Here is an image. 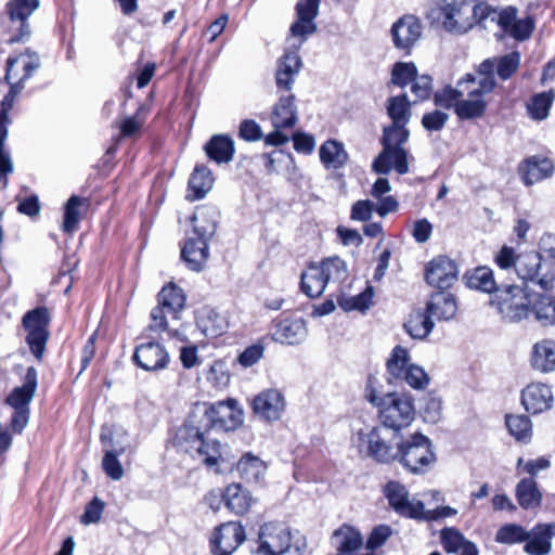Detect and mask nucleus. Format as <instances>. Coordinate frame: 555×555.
Masks as SVG:
<instances>
[{
	"label": "nucleus",
	"instance_id": "nucleus-1",
	"mask_svg": "<svg viewBox=\"0 0 555 555\" xmlns=\"http://www.w3.org/2000/svg\"><path fill=\"white\" fill-rule=\"evenodd\" d=\"M494 66V61L485 60L475 73L463 76L454 87L446 86L435 92V104L443 108H453L461 120L481 118L487 111V96L496 85Z\"/></svg>",
	"mask_w": 555,
	"mask_h": 555
},
{
	"label": "nucleus",
	"instance_id": "nucleus-2",
	"mask_svg": "<svg viewBox=\"0 0 555 555\" xmlns=\"http://www.w3.org/2000/svg\"><path fill=\"white\" fill-rule=\"evenodd\" d=\"M468 12H472V15L464 17L462 9L453 10L447 17L446 28L450 31L464 33L474 23L481 24L487 28V22L490 21L495 22L504 33H508L517 18V10L513 7L498 11L479 0H476V3L472 5V10H468Z\"/></svg>",
	"mask_w": 555,
	"mask_h": 555
},
{
	"label": "nucleus",
	"instance_id": "nucleus-3",
	"mask_svg": "<svg viewBox=\"0 0 555 555\" xmlns=\"http://www.w3.org/2000/svg\"><path fill=\"white\" fill-rule=\"evenodd\" d=\"M352 442L361 453L376 462L397 461L400 444L398 433L386 426H365L356 433Z\"/></svg>",
	"mask_w": 555,
	"mask_h": 555
},
{
	"label": "nucleus",
	"instance_id": "nucleus-4",
	"mask_svg": "<svg viewBox=\"0 0 555 555\" xmlns=\"http://www.w3.org/2000/svg\"><path fill=\"white\" fill-rule=\"evenodd\" d=\"M397 462L411 474H425L436 462L431 440L421 433H414L401 440Z\"/></svg>",
	"mask_w": 555,
	"mask_h": 555
},
{
	"label": "nucleus",
	"instance_id": "nucleus-5",
	"mask_svg": "<svg viewBox=\"0 0 555 555\" xmlns=\"http://www.w3.org/2000/svg\"><path fill=\"white\" fill-rule=\"evenodd\" d=\"M531 300L525 288L516 284H501L491 296L490 305L494 307L506 322H519L530 314Z\"/></svg>",
	"mask_w": 555,
	"mask_h": 555
},
{
	"label": "nucleus",
	"instance_id": "nucleus-6",
	"mask_svg": "<svg viewBox=\"0 0 555 555\" xmlns=\"http://www.w3.org/2000/svg\"><path fill=\"white\" fill-rule=\"evenodd\" d=\"M279 100L271 113L272 132L264 137L267 145L281 146L289 141V137L283 132L285 129H293L298 121V109L293 93H278Z\"/></svg>",
	"mask_w": 555,
	"mask_h": 555
},
{
	"label": "nucleus",
	"instance_id": "nucleus-7",
	"mask_svg": "<svg viewBox=\"0 0 555 555\" xmlns=\"http://www.w3.org/2000/svg\"><path fill=\"white\" fill-rule=\"evenodd\" d=\"M383 426L393 431L409 427L414 421L415 408L411 397L405 393L389 392L378 410Z\"/></svg>",
	"mask_w": 555,
	"mask_h": 555
},
{
	"label": "nucleus",
	"instance_id": "nucleus-8",
	"mask_svg": "<svg viewBox=\"0 0 555 555\" xmlns=\"http://www.w3.org/2000/svg\"><path fill=\"white\" fill-rule=\"evenodd\" d=\"M40 67V57L36 52L26 50L14 59L8 60L5 79L11 86V92L7 95L1 105L4 113L11 105L10 95L17 94L24 88V81L30 78L35 70Z\"/></svg>",
	"mask_w": 555,
	"mask_h": 555
},
{
	"label": "nucleus",
	"instance_id": "nucleus-9",
	"mask_svg": "<svg viewBox=\"0 0 555 555\" xmlns=\"http://www.w3.org/2000/svg\"><path fill=\"white\" fill-rule=\"evenodd\" d=\"M50 312L46 307H38L23 317V327L26 331V343L31 353L42 360L49 338Z\"/></svg>",
	"mask_w": 555,
	"mask_h": 555
},
{
	"label": "nucleus",
	"instance_id": "nucleus-10",
	"mask_svg": "<svg viewBox=\"0 0 555 555\" xmlns=\"http://www.w3.org/2000/svg\"><path fill=\"white\" fill-rule=\"evenodd\" d=\"M291 546L292 532L287 525L270 521L260 527L257 555H284Z\"/></svg>",
	"mask_w": 555,
	"mask_h": 555
},
{
	"label": "nucleus",
	"instance_id": "nucleus-11",
	"mask_svg": "<svg viewBox=\"0 0 555 555\" xmlns=\"http://www.w3.org/2000/svg\"><path fill=\"white\" fill-rule=\"evenodd\" d=\"M515 272L522 281L534 283L543 289H550L555 279L551 269L543 266L541 254L537 251L518 255Z\"/></svg>",
	"mask_w": 555,
	"mask_h": 555
},
{
	"label": "nucleus",
	"instance_id": "nucleus-12",
	"mask_svg": "<svg viewBox=\"0 0 555 555\" xmlns=\"http://www.w3.org/2000/svg\"><path fill=\"white\" fill-rule=\"evenodd\" d=\"M208 424L217 430H235L243 424L244 413L235 399L218 401L205 412Z\"/></svg>",
	"mask_w": 555,
	"mask_h": 555
},
{
	"label": "nucleus",
	"instance_id": "nucleus-13",
	"mask_svg": "<svg viewBox=\"0 0 555 555\" xmlns=\"http://www.w3.org/2000/svg\"><path fill=\"white\" fill-rule=\"evenodd\" d=\"M384 494L390 507L401 516L420 519L425 515V507L422 501L410 498L406 488L397 482L389 481L384 489Z\"/></svg>",
	"mask_w": 555,
	"mask_h": 555
},
{
	"label": "nucleus",
	"instance_id": "nucleus-14",
	"mask_svg": "<svg viewBox=\"0 0 555 555\" xmlns=\"http://www.w3.org/2000/svg\"><path fill=\"white\" fill-rule=\"evenodd\" d=\"M245 541V529L240 522L229 521L215 529L210 539L215 555H231Z\"/></svg>",
	"mask_w": 555,
	"mask_h": 555
},
{
	"label": "nucleus",
	"instance_id": "nucleus-15",
	"mask_svg": "<svg viewBox=\"0 0 555 555\" xmlns=\"http://www.w3.org/2000/svg\"><path fill=\"white\" fill-rule=\"evenodd\" d=\"M285 405L284 396L275 388L262 390L251 401L254 414L267 423L279 421L285 411Z\"/></svg>",
	"mask_w": 555,
	"mask_h": 555
},
{
	"label": "nucleus",
	"instance_id": "nucleus-16",
	"mask_svg": "<svg viewBox=\"0 0 555 555\" xmlns=\"http://www.w3.org/2000/svg\"><path fill=\"white\" fill-rule=\"evenodd\" d=\"M395 47L410 53L423 35L421 21L412 14L400 17L390 29Z\"/></svg>",
	"mask_w": 555,
	"mask_h": 555
},
{
	"label": "nucleus",
	"instance_id": "nucleus-17",
	"mask_svg": "<svg viewBox=\"0 0 555 555\" xmlns=\"http://www.w3.org/2000/svg\"><path fill=\"white\" fill-rule=\"evenodd\" d=\"M457 266L447 256L434 258L426 267V282L439 289H446L457 280Z\"/></svg>",
	"mask_w": 555,
	"mask_h": 555
},
{
	"label": "nucleus",
	"instance_id": "nucleus-18",
	"mask_svg": "<svg viewBox=\"0 0 555 555\" xmlns=\"http://www.w3.org/2000/svg\"><path fill=\"white\" fill-rule=\"evenodd\" d=\"M301 66V59L296 51L285 52L276 61L274 80L278 93H292Z\"/></svg>",
	"mask_w": 555,
	"mask_h": 555
},
{
	"label": "nucleus",
	"instance_id": "nucleus-19",
	"mask_svg": "<svg viewBox=\"0 0 555 555\" xmlns=\"http://www.w3.org/2000/svg\"><path fill=\"white\" fill-rule=\"evenodd\" d=\"M521 403L532 414L550 410L554 403L552 387L541 382L530 383L521 391Z\"/></svg>",
	"mask_w": 555,
	"mask_h": 555
},
{
	"label": "nucleus",
	"instance_id": "nucleus-20",
	"mask_svg": "<svg viewBox=\"0 0 555 555\" xmlns=\"http://www.w3.org/2000/svg\"><path fill=\"white\" fill-rule=\"evenodd\" d=\"M133 361L144 371L164 370L169 362V354L158 343L141 344L135 348Z\"/></svg>",
	"mask_w": 555,
	"mask_h": 555
},
{
	"label": "nucleus",
	"instance_id": "nucleus-21",
	"mask_svg": "<svg viewBox=\"0 0 555 555\" xmlns=\"http://www.w3.org/2000/svg\"><path fill=\"white\" fill-rule=\"evenodd\" d=\"M530 367L542 374L555 372V339L542 338L535 341L529 352Z\"/></svg>",
	"mask_w": 555,
	"mask_h": 555
},
{
	"label": "nucleus",
	"instance_id": "nucleus-22",
	"mask_svg": "<svg viewBox=\"0 0 555 555\" xmlns=\"http://www.w3.org/2000/svg\"><path fill=\"white\" fill-rule=\"evenodd\" d=\"M372 169L378 175H388L396 170L399 175L409 172V162L406 150L383 149L375 157Z\"/></svg>",
	"mask_w": 555,
	"mask_h": 555
},
{
	"label": "nucleus",
	"instance_id": "nucleus-23",
	"mask_svg": "<svg viewBox=\"0 0 555 555\" xmlns=\"http://www.w3.org/2000/svg\"><path fill=\"white\" fill-rule=\"evenodd\" d=\"M100 438L104 449L102 468L111 479L119 480L124 476V468L118 460V456L126 452V447H115L113 443L112 434L109 431L106 433L104 429Z\"/></svg>",
	"mask_w": 555,
	"mask_h": 555
},
{
	"label": "nucleus",
	"instance_id": "nucleus-24",
	"mask_svg": "<svg viewBox=\"0 0 555 555\" xmlns=\"http://www.w3.org/2000/svg\"><path fill=\"white\" fill-rule=\"evenodd\" d=\"M38 374L35 367H28L22 386L15 387L7 397V403L14 410H29L37 390Z\"/></svg>",
	"mask_w": 555,
	"mask_h": 555
},
{
	"label": "nucleus",
	"instance_id": "nucleus-25",
	"mask_svg": "<svg viewBox=\"0 0 555 555\" xmlns=\"http://www.w3.org/2000/svg\"><path fill=\"white\" fill-rule=\"evenodd\" d=\"M39 7V0H12L8 4L9 15L12 22H18V35L12 37L11 41L18 42L30 36L29 25L26 20Z\"/></svg>",
	"mask_w": 555,
	"mask_h": 555
},
{
	"label": "nucleus",
	"instance_id": "nucleus-26",
	"mask_svg": "<svg viewBox=\"0 0 555 555\" xmlns=\"http://www.w3.org/2000/svg\"><path fill=\"white\" fill-rule=\"evenodd\" d=\"M208 242L197 236H190L186 240L181 257L190 270L199 272L205 268L209 257Z\"/></svg>",
	"mask_w": 555,
	"mask_h": 555
},
{
	"label": "nucleus",
	"instance_id": "nucleus-27",
	"mask_svg": "<svg viewBox=\"0 0 555 555\" xmlns=\"http://www.w3.org/2000/svg\"><path fill=\"white\" fill-rule=\"evenodd\" d=\"M308 331L302 319H283L275 325L273 339L281 344L297 345L305 340Z\"/></svg>",
	"mask_w": 555,
	"mask_h": 555
},
{
	"label": "nucleus",
	"instance_id": "nucleus-28",
	"mask_svg": "<svg viewBox=\"0 0 555 555\" xmlns=\"http://www.w3.org/2000/svg\"><path fill=\"white\" fill-rule=\"evenodd\" d=\"M554 537L555 522L539 524L530 532V538L526 541L524 550L529 555H547Z\"/></svg>",
	"mask_w": 555,
	"mask_h": 555
},
{
	"label": "nucleus",
	"instance_id": "nucleus-29",
	"mask_svg": "<svg viewBox=\"0 0 555 555\" xmlns=\"http://www.w3.org/2000/svg\"><path fill=\"white\" fill-rule=\"evenodd\" d=\"M332 543L338 552L337 555H356L363 546V537L357 528L343 525L333 532Z\"/></svg>",
	"mask_w": 555,
	"mask_h": 555
},
{
	"label": "nucleus",
	"instance_id": "nucleus-30",
	"mask_svg": "<svg viewBox=\"0 0 555 555\" xmlns=\"http://www.w3.org/2000/svg\"><path fill=\"white\" fill-rule=\"evenodd\" d=\"M427 312L438 321H449L456 314L457 305L451 293L437 292L426 305Z\"/></svg>",
	"mask_w": 555,
	"mask_h": 555
},
{
	"label": "nucleus",
	"instance_id": "nucleus-31",
	"mask_svg": "<svg viewBox=\"0 0 555 555\" xmlns=\"http://www.w3.org/2000/svg\"><path fill=\"white\" fill-rule=\"evenodd\" d=\"M225 506L237 515L245 514L251 506L254 499L249 490L240 483L229 485L223 492Z\"/></svg>",
	"mask_w": 555,
	"mask_h": 555
},
{
	"label": "nucleus",
	"instance_id": "nucleus-32",
	"mask_svg": "<svg viewBox=\"0 0 555 555\" xmlns=\"http://www.w3.org/2000/svg\"><path fill=\"white\" fill-rule=\"evenodd\" d=\"M218 212L212 207H199L192 217L193 234L210 241L217 228Z\"/></svg>",
	"mask_w": 555,
	"mask_h": 555
},
{
	"label": "nucleus",
	"instance_id": "nucleus-33",
	"mask_svg": "<svg viewBox=\"0 0 555 555\" xmlns=\"http://www.w3.org/2000/svg\"><path fill=\"white\" fill-rule=\"evenodd\" d=\"M234 151V142L227 134H215L205 145L207 156L218 164L230 163Z\"/></svg>",
	"mask_w": 555,
	"mask_h": 555
},
{
	"label": "nucleus",
	"instance_id": "nucleus-34",
	"mask_svg": "<svg viewBox=\"0 0 555 555\" xmlns=\"http://www.w3.org/2000/svg\"><path fill=\"white\" fill-rule=\"evenodd\" d=\"M522 179L525 184L532 185L553 175L554 166L548 158H540L532 156L528 158L521 167Z\"/></svg>",
	"mask_w": 555,
	"mask_h": 555
},
{
	"label": "nucleus",
	"instance_id": "nucleus-35",
	"mask_svg": "<svg viewBox=\"0 0 555 555\" xmlns=\"http://www.w3.org/2000/svg\"><path fill=\"white\" fill-rule=\"evenodd\" d=\"M433 315L425 311L417 309L410 313L409 319L404 323L406 333L414 339H424L433 331L435 323Z\"/></svg>",
	"mask_w": 555,
	"mask_h": 555
},
{
	"label": "nucleus",
	"instance_id": "nucleus-36",
	"mask_svg": "<svg viewBox=\"0 0 555 555\" xmlns=\"http://www.w3.org/2000/svg\"><path fill=\"white\" fill-rule=\"evenodd\" d=\"M515 496L519 506L524 509H533L540 506L542 493L533 478H522L516 485Z\"/></svg>",
	"mask_w": 555,
	"mask_h": 555
},
{
	"label": "nucleus",
	"instance_id": "nucleus-37",
	"mask_svg": "<svg viewBox=\"0 0 555 555\" xmlns=\"http://www.w3.org/2000/svg\"><path fill=\"white\" fill-rule=\"evenodd\" d=\"M326 281L319 264H310L301 273L300 288L310 298H318L326 288Z\"/></svg>",
	"mask_w": 555,
	"mask_h": 555
},
{
	"label": "nucleus",
	"instance_id": "nucleus-38",
	"mask_svg": "<svg viewBox=\"0 0 555 555\" xmlns=\"http://www.w3.org/2000/svg\"><path fill=\"white\" fill-rule=\"evenodd\" d=\"M214 178L206 166H196L189 180L188 198L195 201L203 198L212 188Z\"/></svg>",
	"mask_w": 555,
	"mask_h": 555
},
{
	"label": "nucleus",
	"instance_id": "nucleus-39",
	"mask_svg": "<svg viewBox=\"0 0 555 555\" xmlns=\"http://www.w3.org/2000/svg\"><path fill=\"white\" fill-rule=\"evenodd\" d=\"M196 325L205 336L217 337L224 332L227 323L215 310L204 308L197 313Z\"/></svg>",
	"mask_w": 555,
	"mask_h": 555
},
{
	"label": "nucleus",
	"instance_id": "nucleus-40",
	"mask_svg": "<svg viewBox=\"0 0 555 555\" xmlns=\"http://www.w3.org/2000/svg\"><path fill=\"white\" fill-rule=\"evenodd\" d=\"M466 284L469 288L493 294L501 287L494 280L493 271L488 267H478L468 272Z\"/></svg>",
	"mask_w": 555,
	"mask_h": 555
},
{
	"label": "nucleus",
	"instance_id": "nucleus-41",
	"mask_svg": "<svg viewBox=\"0 0 555 555\" xmlns=\"http://www.w3.org/2000/svg\"><path fill=\"white\" fill-rule=\"evenodd\" d=\"M320 159L326 168H341L347 159L348 154L344 145L334 140H327L320 147Z\"/></svg>",
	"mask_w": 555,
	"mask_h": 555
},
{
	"label": "nucleus",
	"instance_id": "nucleus-42",
	"mask_svg": "<svg viewBox=\"0 0 555 555\" xmlns=\"http://www.w3.org/2000/svg\"><path fill=\"white\" fill-rule=\"evenodd\" d=\"M176 440L182 450L192 453L198 446L201 447L204 440V433L190 418L179 428Z\"/></svg>",
	"mask_w": 555,
	"mask_h": 555
},
{
	"label": "nucleus",
	"instance_id": "nucleus-43",
	"mask_svg": "<svg viewBox=\"0 0 555 555\" xmlns=\"http://www.w3.org/2000/svg\"><path fill=\"white\" fill-rule=\"evenodd\" d=\"M236 468L243 479L257 482L263 477L267 466L258 456L246 453L237 462Z\"/></svg>",
	"mask_w": 555,
	"mask_h": 555
},
{
	"label": "nucleus",
	"instance_id": "nucleus-44",
	"mask_svg": "<svg viewBox=\"0 0 555 555\" xmlns=\"http://www.w3.org/2000/svg\"><path fill=\"white\" fill-rule=\"evenodd\" d=\"M386 111L391 124L408 125L412 117L411 103L406 94L389 98L386 103Z\"/></svg>",
	"mask_w": 555,
	"mask_h": 555
},
{
	"label": "nucleus",
	"instance_id": "nucleus-45",
	"mask_svg": "<svg viewBox=\"0 0 555 555\" xmlns=\"http://www.w3.org/2000/svg\"><path fill=\"white\" fill-rule=\"evenodd\" d=\"M530 312L534 314L537 321L544 325L555 324V297L540 294L530 304Z\"/></svg>",
	"mask_w": 555,
	"mask_h": 555
},
{
	"label": "nucleus",
	"instance_id": "nucleus-46",
	"mask_svg": "<svg viewBox=\"0 0 555 555\" xmlns=\"http://www.w3.org/2000/svg\"><path fill=\"white\" fill-rule=\"evenodd\" d=\"M185 296L183 291L175 284H169L159 292L158 304L166 307L167 313L176 317L184 307Z\"/></svg>",
	"mask_w": 555,
	"mask_h": 555
},
{
	"label": "nucleus",
	"instance_id": "nucleus-47",
	"mask_svg": "<svg viewBox=\"0 0 555 555\" xmlns=\"http://www.w3.org/2000/svg\"><path fill=\"white\" fill-rule=\"evenodd\" d=\"M505 423L508 433L517 440L528 443L532 436V423L526 415H506Z\"/></svg>",
	"mask_w": 555,
	"mask_h": 555
},
{
	"label": "nucleus",
	"instance_id": "nucleus-48",
	"mask_svg": "<svg viewBox=\"0 0 555 555\" xmlns=\"http://www.w3.org/2000/svg\"><path fill=\"white\" fill-rule=\"evenodd\" d=\"M408 125L390 124L384 127L382 144L383 149L404 150L402 145L408 142L410 131Z\"/></svg>",
	"mask_w": 555,
	"mask_h": 555
},
{
	"label": "nucleus",
	"instance_id": "nucleus-49",
	"mask_svg": "<svg viewBox=\"0 0 555 555\" xmlns=\"http://www.w3.org/2000/svg\"><path fill=\"white\" fill-rule=\"evenodd\" d=\"M409 362L410 354L408 349L402 346H396L386 363L387 372L390 377L393 379L403 378V374L410 365Z\"/></svg>",
	"mask_w": 555,
	"mask_h": 555
},
{
	"label": "nucleus",
	"instance_id": "nucleus-50",
	"mask_svg": "<svg viewBox=\"0 0 555 555\" xmlns=\"http://www.w3.org/2000/svg\"><path fill=\"white\" fill-rule=\"evenodd\" d=\"M326 283H341L347 279V264L339 257H330L319 263Z\"/></svg>",
	"mask_w": 555,
	"mask_h": 555
},
{
	"label": "nucleus",
	"instance_id": "nucleus-51",
	"mask_svg": "<svg viewBox=\"0 0 555 555\" xmlns=\"http://www.w3.org/2000/svg\"><path fill=\"white\" fill-rule=\"evenodd\" d=\"M554 92H542L535 94L528 103V114L535 120H543L548 116V111L554 101Z\"/></svg>",
	"mask_w": 555,
	"mask_h": 555
},
{
	"label": "nucleus",
	"instance_id": "nucleus-52",
	"mask_svg": "<svg viewBox=\"0 0 555 555\" xmlns=\"http://www.w3.org/2000/svg\"><path fill=\"white\" fill-rule=\"evenodd\" d=\"M529 538L530 532L517 524H506L495 533V541L502 544L521 543L527 541Z\"/></svg>",
	"mask_w": 555,
	"mask_h": 555
},
{
	"label": "nucleus",
	"instance_id": "nucleus-53",
	"mask_svg": "<svg viewBox=\"0 0 555 555\" xmlns=\"http://www.w3.org/2000/svg\"><path fill=\"white\" fill-rule=\"evenodd\" d=\"M195 452L202 457L203 462L211 467L218 465L220 462H225L222 446L216 440H203L201 447L198 446Z\"/></svg>",
	"mask_w": 555,
	"mask_h": 555
},
{
	"label": "nucleus",
	"instance_id": "nucleus-54",
	"mask_svg": "<svg viewBox=\"0 0 555 555\" xmlns=\"http://www.w3.org/2000/svg\"><path fill=\"white\" fill-rule=\"evenodd\" d=\"M82 205V198L73 195L69 197L65 205L63 230L67 233H73L77 230L80 221V207Z\"/></svg>",
	"mask_w": 555,
	"mask_h": 555
},
{
	"label": "nucleus",
	"instance_id": "nucleus-55",
	"mask_svg": "<svg viewBox=\"0 0 555 555\" xmlns=\"http://www.w3.org/2000/svg\"><path fill=\"white\" fill-rule=\"evenodd\" d=\"M495 62L494 70L502 80L511 78L519 67L520 54L516 51L511 52L500 59H491Z\"/></svg>",
	"mask_w": 555,
	"mask_h": 555
},
{
	"label": "nucleus",
	"instance_id": "nucleus-56",
	"mask_svg": "<svg viewBox=\"0 0 555 555\" xmlns=\"http://www.w3.org/2000/svg\"><path fill=\"white\" fill-rule=\"evenodd\" d=\"M373 287L369 286L366 289L357 296L340 298L338 305L345 311H365L372 305Z\"/></svg>",
	"mask_w": 555,
	"mask_h": 555
},
{
	"label": "nucleus",
	"instance_id": "nucleus-57",
	"mask_svg": "<svg viewBox=\"0 0 555 555\" xmlns=\"http://www.w3.org/2000/svg\"><path fill=\"white\" fill-rule=\"evenodd\" d=\"M317 31V25L314 22L298 18L291 26V37L289 40H297V42L292 43V47L295 50H298L302 43L307 40V38Z\"/></svg>",
	"mask_w": 555,
	"mask_h": 555
},
{
	"label": "nucleus",
	"instance_id": "nucleus-58",
	"mask_svg": "<svg viewBox=\"0 0 555 555\" xmlns=\"http://www.w3.org/2000/svg\"><path fill=\"white\" fill-rule=\"evenodd\" d=\"M442 400L440 397L428 393L424 398L422 408V417L426 423L437 424L442 418Z\"/></svg>",
	"mask_w": 555,
	"mask_h": 555
},
{
	"label": "nucleus",
	"instance_id": "nucleus-59",
	"mask_svg": "<svg viewBox=\"0 0 555 555\" xmlns=\"http://www.w3.org/2000/svg\"><path fill=\"white\" fill-rule=\"evenodd\" d=\"M145 106H140L134 116L126 117L120 126L121 138H134L137 137L144 124V115L146 113Z\"/></svg>",
	"mask_w": 555,
	"mask_h": 555
},
{
	"label": "nucleus",
	"instance_id": "nucleus-60",
	"mask_svg": "<svg viewBox=\"0 0 555 555\" xmlns=\"http://www.w3.org/2000/svg\"><path fill=\"white\" fill-rule=\"evenodd\" d=\"M7 137V129L0 122V190L8 185V176L13 172L14 166L10 155L3 149V141Z\"/></svg>",
	"mask_w": 555,
	"mask_h": 555
},
{
	"label": "nucleus",
	"instance_id": "nucleus-61",
	"mask_svg": "<svg viewBox=\"0 0 555 555\" xmlns=\"http://www.w3.org/2000/svg\"><path fill=\"white\" fill-rule=\"evenodd\" d=\"M551 467V461L546 456L525 461L519 457L516 463L518 474L526 473L532 477L537 476L540 472L546 470Z\"/></svg>",
	"mask_w": 555,
	"mask_h": 555
},
{
	"label": "nucleus",
	"instance_id": "nucleus-62",
	"mask_svg": "<svg viewBox=\"0 0 555 555\" xmlns=\"http://www.w3.org/2000/svg\"><path fill=\"white\" fill-rule=\"evenodd\" d=\"M391 81L400 87L406 86L417 75L414 63H397L392 68Z\"/></svg>",
	"mask_w": 555,
	"mask_h": 555
},
{
	"label": "nucleus",
	"instance_id": "nucleus-63",
	"mask_svg": "<svg viewBox=\"0 0 555 555\" xmlns=\"http://www.w3.org/2000/svg\"><path fill=\"white\" fill-rule=\"evenodd\" d=\"M468 542L464 535L454 528H448L441 531V543L448 553H457L461 547Z\"/></svg>",
	"mask_w": 555,
	"mask_h": 555
},
{
	"label": "nucleus",
	"instance_id": "nucleus-64",
	"mask_svg": "<svg viewBox=\"0 0 555 555\" xmlns=\"http://www.w3.org/2000/svg\"><path fill=\"white\" fill-rule=\"evenodd\" d=\"M403 380L412 388L422 389L429 383V377L423 367L416 364H410L403 374Z\"/></svg>",
	"mask_w": 555,
	"mask_h": 555
}]
</instances>
